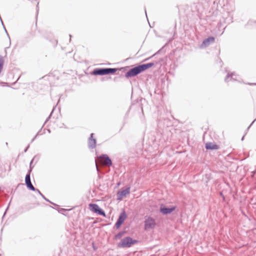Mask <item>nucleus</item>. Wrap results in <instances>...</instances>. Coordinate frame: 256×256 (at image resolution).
<instances>
[{
  "label": "nucleus",
  "instance_id": "f257e3e1",
  "mask_svg": "<svg viewBox=\"0 0 256 256\" xmlns=\"http://www.w3.org/2000/svg\"><path fill=\"white\" fill-rule=\"evenodd\" d=\"M154 65V63L153 62L138 64L135 67L130 68L127 72H126L125 74V77L126 78H130L136 76L141 72L153 66Z\"/></svg>",
  "mask_w": 256,
  "mask_h": 256
},
{
  "label": "nucleus",
  "instance_id": "f03ea898",
  "mask_svg": "<svg viewBox=\"0 0 256 256\" xmlns=\"http://www.w3.org/2000/svg\"><path fill=\"white\" fill-rule=\"evenodd\" d=\"M138 242V240H133L130 236H126L122 240L121 242L118 244V246L122 248H130Z\"/></svg>",
  "mask_w": 256,
  "mask_h": 256
},
{
  "label": "nucleus",
  "instance_id": "7ed1b4c3",
  "mask_svg": "<svg viewBox=\"0 0 256 256\" xmlns=\"http://www.w3.org/2000/svg\"><path fill=\"white\" fill-rule=\"evenodd\" d=\"M156 226L154 218L151 216H146L144 222V230H148L154 229Z\"/></svg>",
  "mask_w": 256,
  "mask_h": 256
},
{
  "label": "nucleus",
  "instance_id": "20e7f679",
  "mask_svg": "<svg viewBox=\"0 0 256 256\" xmlns=\"http://www.w3.org/2000/svg\"><path fill=\"white\" fill-rule=\"evenodd\" d=\"M90 210L100 216H106L104 211L96 204H89Z\"/></svg>",
  "mask_w": 256,
  "mask_h": 256
},
{
  "label": "nucleus",
  "instance_id": "39448f33",
  "mask_svg": "<svg viewBox=\"0 0 256 256\" xmlns=\"http://www.w3.org/2000/svg\"><path fill=\"white\" fill-rule=\"evenodd\" d=\"M127 215L126 212L123 210L119 215L118 218L114 224V226L116 228H119L122 224L124 222L126 218Z\"/></svg>",
  "mask_w": 256,
  "mask_h": 256
},
{
  "label": "nucleus",
  "instance_id": "423d86ee",
  "mask_svg": "<svg viewBox=\"0 0 256 256\" xmlns=\"http://www.w3.org/2000/svg\"><path fill=\"white\" fill-rule=\"evenodd\" d=\"M176 209V206H170L168 208L164 204H161L160 208V212L164 215H166L171 214Z\"/></svg>",
  "mask_w": 256,
  "mask_h": 256
},
{
  "label": "nucleus",
  "instance_id": "0eeeda50",
  "mask_svg": "<svg viewBox=\"0 0 256 256\" xmlns=\"http://www.w3.org/2000/svg\"><path fill=\"white\" fill-rule=\"evenodd\" d=\"M98 158L102 160L104 164L110 167L112 165V162L110 156L106 154H102L100 155Z\"/></svg>",
  "mask_w": 256,
  "mask_h": 256
},
{
  "label": "nucleus",
  "instance_id": "6e6552de",
  "mask_svg": "<svg viewBox=\"0 0 256 256\" xmlns=\"http://www.w3.org/2000/svg\"><path fill=\"white\" fill-rule=\"evenodd\" d=\"M94 134L92 133L88 140V146L89 148L94 149L96 146V140L93 138Z\"/></svg>",
  "mask_w": 256,
  "mask_h": 256
},
{
  "label": "nucleus",
  "instance_id": "1a4fd4ad",
  "mask_svg": "<svg viewBox=\"0 0 256 256\" xmlns=\"http://www.w3.org/2000/svg\"><path fill=\"white\" fill-rule=\"evenodd\" d=\"M214 38L213 36H210L208 38H206L204 41L202 42V44L200 45V48H206L211 43L214 42Z\"/></svg>",
  "mask_w": 256,
  "mask_h": 256
},
{
  "label": "nucleus",
  "instance_id": "9d476101",
  "mask_svg": "<svg viewBox=\"0 0 256 256\" xmlns=\"http://www.w3.org/2000/svg\"><path fill=\"white\" fill-rule=\"evenodd\" d=\"M238 76L234 72H228L227 75L224 79L226 82H228L230 80H237Z\"/></svg>",
  "mask_w": 256,
  "mask_h": 256
},
{
  "label": "nucleus",
  "instance_id": "9b49d317",
  "mask_svg": "<svg viewBox=\"0 0 256 256\" xmlns=\"http://www.w3.org/2000/svg\"><path fill=\"white\" fill-rule=\"evenodd\" d=\"M92 74L95 76L106 75V68H96L92 72Z\"/></svg>",
  "mask_w": 256,
  "mask_h": 256
},
{
  "label": "nucleus",
  "instance_id": "f8f14e48",
  "mask_svg": "<svg viewBox=\"0 0 256 256\" xmlns=\"http://www.w3.org/2000/svg\"><path fill=\"white\" fill-rule=\"evenodd\" d=\"M130 188L128 187L125 190H121L118 193V200H121L123 197L130 193Z\"/></svg>",
  "mask_w": 256,
  "mask_h": 256
},
{
  "label": "nucleus",
  "instance_id": "ddd939ff",
  "mask_svg": "<svg viewBox=\"0 0 256 256\" xmlns=\"http://www.w3.org/2000/svg\"><path fill=\"white\" fill-rule=\"evenodd\" d=\"M128 68V66H126L124 68H122L120 69H118V68H106V75L110 74H114L118 70H120L122 69H126Z\"/></svg>",
  "mask_w": 256,
  "mask_h": 256
},
{
  "label": "nucleus",
  "instance_id": "4468645a",
  "mask_svg": "<svg viewBox=\"0 0 256 256\" xmlns=\"http://www.w3.org/2000/svg\"><path fill=\"white\" fill-rule=\"evenodd\" d=\"M205 148L206 150H218L219 148V146L218 144H214L212 142H207L205 145Z\"/></svg>",
  "mask_w": 256,
  "mask_h": 256
},
{
  "label": "nucleus",
  "instance_id": "2eb2a0df",
  "mask_svg": "<svg viewBox=\"0 0 256 256\" xmlns=\"http://www.w3.org/2000/svg\"><path fill=\"white\" fill-rule=\"evenodd\" d=\"M26 186L27 188L32 191L36 192L38 190V189L35 188L34 186L32 184L31 182L26 183Z\"/></svg>",
  "mask_w": 256,
  "mask_h": 256
},
{
  "label": "nucleus",
  "instance_id": "dca6fc26",
  "mask_svg": "<svg viewBox=\"0 0 256 256\" xmlns=\"http://www.w3.org/2000/svg\"><path fill=\"white\" fill-rule=\"evenodd\" d=\"M38 194L46 202H48L52 204L54 206H57L56 204L50 202L48 199L38 190H36Z\"/></svg>",
  "mask_w": 256,
  "mask_h": 256
},
{
  "label": "nucleus",
  "instance_id": "f3484780",
  "mask_svg": "<svg viewBox=\"0 0 256 256\" xmlns=\"http://www.w3.org/2000/svg\"><path fill=\"white\" fill-rule=\"evenodd\" d=\"M125 232H126L125 231H120V232L118 234H117L114 236V239L115 240L120 239V238H121L123 236V235L124 234Z\"/></svg>",
  "mask_w": 256,
  "mask_h": 256
},
{
  "label": "nucleus",
  "instance_id": "a211bd4d",
  "mask_svg": "<svg viewBox=\"0 0 256 256\" xmlns=\"http://www.w3.org/2000/svg\"><path fill=\"white\" fill-rule=\"evenodd\" d=\"M4 64V60L3 57L0 55V74L1 73Z\"/></svg>",
  "mask_w": 256,
  "mask_h": 256
},
{
  "label": "nucleus",
  "instance_id": "6ab92c4d",
  "mask_svg": "<svg viewBox=\"0 0 256 256\" xmlns=\"http://www.w3.org/2000/svg\"><path fill=\"white\" fill-rule=\"evenodd\" d=\"M30 182V172H28L25 177V184Z\"/></svg>",
  "mask_w": 256,
  "mask_h": 256
},
{
  "label": "nucleus",
  "instance_id": "aec40b11",
  "mask_svg": "<svg viewBox=\"0 0 256 256\" xmlns=\"http://www.w3.org/2000/svg\"><path fill=\"white\" fill-rule=\"evenodd\" d=\"M34 160V158H32V160L30 161V168H29V170H28V172H30V174L31 173V172H32V168H33V167H34V166H32V162H33Z\"/></svg>",
  "mask_w": 256,
  "mask_h": 256
},
{
  "label": "nucleus",
  "instance_id": "412c9836",
  "mask_svg": "<svg viewBox=\"0 0 256 256\" xmlns=\"http://www.w3.org/2000/svg\"><path fill=\"white\" fill-rule=\"evenodd\" d=\"M160 52V50H158L156 53H155L152 56H151L150 57H148L146 58L144 61L146 62V61H148V60H150V59H151L152 57H154V56H155L156 54H158Z\"/></svg>",
  "mask_w": 256,
  "mask_h": 256
},
{
  "label": "nucleus",
  "instance_id": "4be33fe9",
  "mask_svg": "<svg viewBox=\"0 0 256 256\" xmlns=\"http://www.w3.org/2000/svg\"><path fill=\"white\" fill-rule=\"evenodd\" d=\"M54 108H53L52 110V112H50V116H49L46 119V121H45V122H44V124L46 122H47L49 120L50 118H51V116H52V113H53V112H54Z\"/></svg>",
  "mask_w": 256,
  "mask_h": 256
},
{
  "label": "nucleus",
  "instance_id": "5701e85b",
  "mask_svg": "<svg viewBox=\"0 0 256 256\" xmlns=\"http://www.w3.org/2000/svg\"><path fill=\"white\" fill-rule=\"evenodd\" d=\"M253 23H256V21H253V20H250L245 25V27H246L248 25H252L253 24Z\"/></svg>",
  "mask_w": 256,
  "mask_h": 256
},
{
  "label": "nucleus",
  "instance_id": "b1692460",
  "mask_svg": "<svg viewBox=\"0 0 256 256\" xmlns=\"http://www.w3.org/2000/svg\"><path fill=\"white\" fill-rule=\"evenodd\" d=\"M68 210L66 209H65V208H60L59 210H58V212L63 214H64V212H66Z\"/></svg>",
  "mask_w": 256,
  "mask_h": 256
},
{
  "label": "nucleus",
  "instance_id": "393cba45",
  "mask_svg": "<svg viewBox=\"0 0 256 256\" xmlns=\"http://www.w3.org/2000/svg\"><path fill=\"white\" fill-rule=\"evenodd\" d=\"M256 120V119L254 120L248 126V127L246 128V134H246L248 130L250 129V126L253 124L254 122Z\"/></svg>",
  "mask_w": 256,
  "mask_h": 256
},
{
  "label": "nucleus",
  "instance_id": "a878e982",
  "mask_svg": "<svg viewBox=\"0 0 256 256\" xmlns=\"http://www.w3.org/2000/svg\"><path fill=\"white\" fill-rule=\"evenodd\" d=\"M42 130V129L40 130L37 133V134L36 135V136L32 138V140L31 141V142H32L36 138V136L40 134V132Z\"/></svg>",
  "mask_w": 256,
  "mask_h": 256
},
{
  "label": "nucleus",
  "instance_id": "bb28decb",
  "mask_svg": "<svg viewBox=\"0 0 256 256\" xmlns=\"http://www.w3.org/2000/svg\"><path fill=\"white\" fill-rule=\"evenodd\" d=\"M42 130V129L40 130L37 133V134L36 135V136L32 138V140L31 141V142H32L36 138V136L40 134V132Z\"/></svg>",
  "mask_w": 256,
  "mask_h": 256
},
{
  "label": "nucleus",
  "instance_id": "cd10ccee",
  "mask_svg": "<svg viewBox=\"0 0 256 256\" xmlns=\"http://www.w3.org/2000/svg\"><path fill=\"white\" fill-rule=\"evenodd\" d=\"M42 130V129L40 130L37 133V134L36 135V136L32 138V140L31 141V142H32L36 138V136L40 134V132Z\"/></svg>",
  "mask_w": 256,
  "mask_h": 256
},
{
  "label": "nucleus",
  "instance_id": "c85d7f7f",
  "mask_svg": "<svg viewBox=\"0 0 256 256\" xmlns=\"http://www.w3.org/2000/svg\"><path fill=\"white\" fill-rule=\"evenodd\" d=\"M29 147H30V146H29V145H28V146L26 147V148L24 149V152H27V150H28V149Z\"/></svg>",
  "mask_w": 256,
  "mask_h": 256
},
{
  "label": "nucleus",
  "instance_id": "c756f323",
  "mask_svg": "<svg viewBox=\"0 0 256 256\" xmlns=\"http://www.w3.org/2000/svg\"><path fill=\"white\" fill-rule=\"evenodd\" d=\"M30 34L31 37H33L34 36V34L32 32H30Z\"/></svg>",
  "mask_w": 256,
  "mask_h": 256
},
{
  "label": "nucleus",
  "instance_id": "7c9ffc66",
  "mask_svg": "<svg viewBox=\"0 0 256 256\" xmlns=\"http://www.w3.org/2000/svg\"><path fill=\"white\" fill-rule=\"evenodd\" d=\"M220 196L223 198L224 199V196L223 195L222 193V192H220Z\"/></svg>",
  "mask_w": 256,
  "mask_h": 256
},
{
  "label": "nucleus",
  "instance_id": "2f4dec72",
  "mask_svg": "<svg viewBox=\"0 0 256 256\" xmlns=\"http://www.w3.org/2000/svg\"><path fill=\"white\" fill-rule=\"evenodd\" d=\"M96 170H97L98 172V166H97L96 164Z\"/></svg>",
  "mask_w": 256,
  "mask_h": 256
},
{
  "label": "nucleus",
  "instance_id": "473e14b6",
  "mask_svg": "<svg viewBox=\"0 0 256 256\" xmlns=\"http://www.w3.org/2000/svg\"><path fill=\"white\" fill-rule=\"evenodd\" d=\"M3 84H4L3 85V86H6H6H8V85H7V84H7L6 82L3 83Z\"/></svg>",
  "mask_w": 256,
  "mask_h": 256
},
{
  "label": "nucleus",
  "instance_id": "72a5a7b5",
  "mask_svg": "<svg viewBox=\"0 0 256 256\" xmlns=\"http://www.w3.org/2000/svg\"><path fill=\"white\" fill-rule=\"evenodd\" d=\"M244 135L242 137V140H244Z\"/></svg>",
  "mask_w": 256,
  "mask_h": 256
},
{
  "label": "nucleus",
  "instance_id": "f704fd0d",
  "mask_svg": "<svg viewBox=\"0 0 256 256\" xmlns=\"http://www.w3.org/2000/svg\"><path fill=\"white\" fill-rule=\"evenodd\" d=\"M70 42L71 40V38H72V35L71 34H70Z\"/></svg>",
  "mask_w": 256,
  "mask_h": 256
},
{
  "label": "nucleus",
  "instance_id": "c9c22d12",
  "mask_svg": "<svg viewBox=\"0 0 256 256\" xmlns=\"http://www.w3.org/2000/svg\"><path fill=\"white\" fill-rule=\"evenodd\" d=\"M47 130L48 131V132L49 133H50V129H48V130Z\"/></svg>",
  "mask_w": 256,
  "mask_h": 256
},
{
  "label": "nucleus",
  "instance_id": "e433bc0d",
  "mask_svg": "<svg viewBox=\"0 0 256 256\" xmlns=\"http://www.w3.org/2000/svg\"><path fill=\"white\" fill-rule=\"evenodd\" d=\"M250 85L256 84H249Z\"/></svg>",
  "mask_w": 256,
  "mask_h": 256
},
{
  "label": "nucleus",
  "instance_id": "4c0bfd02",
  "mask_svg": "<svg viewBox=\"0 0 256 256\" xmlns=\"http://www.w3.org/2000/svg\"><path fill=\"white\" fill-rule=\"evenodd\" d=\"M145 13H146V16H147V15H146V10L145 9Z\"/></svg>",
  "mask_w": 256,
  "mask_h": 256
},
{
  "label": "nucleus",
  "instance_id": "58836bf2",
  "mask_svg": "<svg viewBox=\"0 0 256 256\" xmlns=\"http://www.w3.org/2000/svg\"><path fill=\"white\" fill-rule=\"evenodd\" d=\"M6 209H8V208H6ZM6 212H4V214H6Z\"/></svg>",
  "mask_w": 256,
  "mask_h": 256
},
{
  "label": "nucleus",
  "instance_id": "ea45409f",
  "mask_svg": "<svg viewBox=\"0 0 256 256\" xmlns=\"http://www.w3.org/2000/svg\"><path fill=\"white\" fill-rule=\"evenodd\" d=\"M31 208H27V210H30Z\"/></svg>",
  "mask_w": 256,
  "mask_h": 256
}]
</instances>
